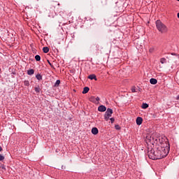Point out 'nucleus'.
<instances>
[{
	"label": "nucleus",
	"mask_w": 179,
	"mask_h": 179,
	"mask_svg": "<svg viewBox=\"0 0 179 179\" xmlns=\"http://www.w3.org/2000/svg\"><path fill=\"white\" fill-rule=\"evenodd\" d=\"M156 24V27L157 29V30L160 32V33H167L168 31V29L167 27L166 26V24H164L163 22H162V21L160 20H157L155 22Z\"/></svg>",
	"instance_id": "1"
},
{
	"label": "nucleus",
	"mask_w": 179,
	"mask_h": 179,
	"mask_svg": "<svg viewBox=\"0 0 179 179\" xmlns=\"http://www.w3.org/2000/svg\"><path fill=\"white\" fill-rule=\"evenodd\" d=\"M169 153H170V146H166V148H162L161 152V157H166Z\"/></svg>",
	"instance_id": "2"
},
{
	"label": "nucleus",
	"mask_w": 179,
	"mask_h": 179,
	"mask_svg": "<svg viewBox=\"0 0 179 179\" xmlns=\"http://www.w3.org/2000/svg\"><path fill=\"white\" fill-rule=\"evenodd\" d=\"M112 115H113V109L108 108L104 115L105 121H108V120H110V117H111Z\"/></svg>",
	"instance_id": "3"
},
{
	"label": "nucleus",
	"mask_w": 179,
	"mask_h": 179,
	"mask_svg": "<svg viewBox=\"0 0 179 179\" xmlns=\"http://www.w3.org/2000/svg\"><path fill=\"white\" fill-rule=\"evenodd\" d=\"M164 141L166 143H167V138L166 137H162V138H158L157 137V138H155V145H163V142H164Z\"/></svg>",
	"instance_id": "4"
},
{
	"label": "nucleus",
	"mask_w": 179,
	"mask_h": 179,
	"mask_svg": "<svg viewBox=\"0 0 179 179\" xmlns=\"http://www.w3.org/2000/svg\"><path fill=\"white\" fill-rule=\"evenodd\" d=\"M106 110L107 108H106V106L103 105H101L98 107V111H99L100 113H104V111H106Z\"/></svg>",
	"instance_id": "5"
},
{
	"label": "nucleus",
	"mask_w": 179,
	"mask_h": 179,
	"mask_svg": "<svg viewBox=\"0 0 179 179\" xmlns=\"http://www.w3.org/2000/svg\"><path fill=\"white\" fill-rule=\"evenodd\" d=\"M136 122L137 125H142V122H143V119L141 117H138L136 118Z\"/></svg>",
	"instance_id": "6"
},
{
	"label": "nucleus",
	"mask_w": 179,
	"mask_h": 179,
	"mask_svg": "<svg viewBox=\"0 0 179 179\" xmlns=\"http://www.w3.org/2000/svg\"><path fill=\"white\" fill-rule=\"evenodd\" d=\"M92 134L93 135H97V134H99V129H97L96 127H93L92 129Z\"/></svg>",
	"instance_id": "7"
},
{
	"label": "nucleus",
	"mask_w": 179,
	"mask_h": 179,
	"mask_svg": "<svg viewBox=\"0 0 179 179\" xmlns=\"http://www.w3.org/2000/svg\"><path fill=\"white\" fill-rule=\"evenodd\" d=\"M88 79H90L91 80H93V79L97 80V77H96V75L94 74H91L88 76Z\"/></svg>",
	"instance_id": "8"
},
{
	"label": "nucleus",
	"mask_w": 179,
	"mask_h": 179,
	"mask_svg": "<svg viewBox=\"0 0 179 179\" xmlns=\"http://www.w3.org/2000/svg\"><path fill=\"white\" fill-rule=\"evenodd\" d=\"M89 90H90V88H89V87H85L83 88V94H86V93H88L89 92Z\"/></svg>",
	"instance_id": "9"
},
{
	"label": "nucleus",
	"mask_w": 179,
	"mask_h": 179,
	"mask_svg": "<svg viewBox=\"0 0 179 179\" xmlns=\"http://www.w3.org/2000/svg\"><path fill=\"white\" fill-rule=\"evenodd\" d=\"M27 75H29V76H31V75H34V69H31L30 70H28Z\"/></svg>",
	"instance_id": "10"
},
{
	"label": "nucleus",
	"mask_w": 179,
	"mask_h": 179,
	"mask_svg": "<svg viewBox=\"0 0 179 179\" xmlns=\"http://www.w3.org/2000/svg\"><path fill=\"white\" fill-rule=\"evenodd\" d=\"M150 83H151V85H156L157 83V80L155 78H151L150 80Z\"/></svg>",
	"instance_id": "11"
},
{
	"label": "nucleus",
	"mask_w": 179,
	"mask_h": 179,
	"mask_svg": "<svg viewBox=\"0 0 179 179\" xmlns=\"http://www.w3.org/2000/svg\"><path fill=\"white\" fill-rule=\"evenodd\" d=\"M36 78L38 80H43V76H41V74H37L36 76Z\"/></svg>",
	"instance_id": "12"
},
{
	"label": "nucleus",
	"mask_w": 179,
	"mask_h": 179,
	"mask_svg": "<svg viewBox=\"0 0 179 179\" xmlns=\"http://www.w3.org/2000/svg\"><path fill=\"white\" fill-rule=\"evenodd\" d=\"M43 52H45V54H47V52H48V51H50V48H48V47H43Z\"/></svg>",
	"instance_id": "13"
},
{
	"label": "nucleus",
	"mask_w": 179,
	"mask_h": 179,
	"mask_svg": "<svg viewBox=\"0 0 179 179\" xmlns=\"http://www.w3.org/2000/svg\"><path fill=\"white\" fill-rule=\"evenodd\" d=\"M90 101H92V103H96V97H94V96H91L90 98Z\"/></svg>",
	"instance_id": "14"
},
{
	"label": "nucleus",
	"mask_w": 179,
	"mask_h": 179,
	"mask_svg": "<svg viewBox=\"0 0 179 179\" xmlns=\"http://www.w3.org/2000/svg\"><path fill=\"white\" fill-rule=\"evenodd\" d=\"M35 59H36V61H41V57H40V55H36V56H35Z\"/></svg>",
	"instance_id": "15"
},
{
	"label": "nucleus",
	"mask_w": 179,
	"mask_h": 179,
	"mask_svg": "<svg viewBox=\"0 0 179 179\" xmlns=\"http://www.w3.org/2000/svg\"><path fill=\"white\" fill-rule=\"evenodd\" d=\"M41 90L40 89V86H37V87H35V92L36 93H40Z\"/></svg>",
	"instance_id": "16"
},
{
	"label": "nucleus",
	"mask_w": 179,
	"mask_h": 179,
	"mask_svg": "<svg viewBox=\"0 0 179 179\" xmlns=\"http://www.w3.org/2000/svg\"><path fill=\"white\" fill-rule=\"evenodd\" d=\"M149 107V105L148 103H143L142 104V108H143L144 110L148 108Z\"/></svg>",
	"instance_id": "17"
},
{
	"label": "nucleus",
	"mask_w": 179,
	"mask_h": 179,
	"mask_svg": "<svg viewBox=\"0 0 179 179\" xmlns=\"http://www.w3.org/2000/svg\"><path fill=\"white\" fill-rule=\"evenodd\" d=\"M60 83H61V80H56V82L55 83V86L57 87L59 86Z\"/></svg>",
	"instance_id": "18"
},
{
	"label": "nucleus",
	"mask_w": 179,
	"mask_h": 179,
	"mask_svg": "<svg viewBox=\"0 0 179 179\" xmlns=\"http://www.w3.org/2000/svg\"><path fill=\"white\" fill-rule=\"evenodd\" d=\"M160 62H161V64H166V58H164V57L161 58Z\"/></svg>",
	"instance_id": "19"
},
{
	"label": "nucleus",
	"mask_w": 179,
	"mask_h": 179,
	"mask_svg": "<svg viewBox=\"0 0 179 179\" xmlns=\"http://www.w3.org/2000/svg\"><path fill=\"white\" fill-rule=\"evenodd\" d=\"M24 86H30V83L29 82V80H24Z\"/></svg>",
	"instance_id": "20"
},
{
	"label": "nucleus",
	"mask_w": 179,
	"mask_h": 179,
	"mask_svg": "<svg viewBox=\"0 0 179 179\" xmlns=\"http://www.w3.org/2000/svg\"><path fill=\"white\" fill-rule=\"evenodd\" d=\"M151 138L152 139V143H155V141L157 139V137H155V136H151Z\"/></svg>",
	"instance_id": "21"
},
{
	"label": "nucleus",
	"mask_w": 179,
	"mask_h": 179,
	"mask_svg": "<svg viewBox=\"0 0 179 179\" xmlns=\"http://www.w3.org/2000/svg\"><path fill=\"white\" fill-rule=\"evenodd\" d=\"M115 129H117V130L121 129V127H120L118 124H115Z\"/></svg>",
	"instance_id": "22"
},
{
	"label": "nucleus",
	"mask_w": 179,
	"mask_h": 179,
	"mask_svg": "<svg viewBox=\"0 0 179 179\" xmlns=\"http://www.w3.org/2000/svg\"><path fill=\"white\" fill-rule=\"evenodd\" d=\"M152 160H160V159H162V157H154V158H150Z\"/></svg>",
	"instance_id": "23"
},
{
	"label": "nucleus",
	"mask_w": 179,
	"mask_h": 179,
	"mask_svg": "<svg viewBox=\"0 0 179 179\" xmlns=\"http://www.w3.org/2000/svg\"><path fill=\"white\" fill-rule=\"evenodd\" d=\"M131 92H132V93L136 92V90L135 89V87L131 88Z\"/></svg>",
	"instance_id": "24"
},
{
	"label": "nucleus",
	"mask_w": 179,
	"mask_h": 179,
	"mask_svg": "<svg viewBox=\"0 0 179 179\" xmlns=\"http://www.w3.org/2000/svg\"><path fill=\"white\" fill-rule=\"evenodd\" d=\"M1 169H2L3 170H6V167L5 166V165H1Z\"/></svg>",
	"instance_id": "25"
},
{
	"label": "nucleus",
	"mask_w": 179,
	"mask_h": 179,
	"mask_svg": "<svg viewBox=\"0 0 179 179\" xmlns=\"http://www.w3.org/2000/svg\"><path fill=\"white\" fill-rule=\"evenodd\" d=\"M96 101H100V97L97 96L96 98H95V102Z\"/></svg>",
	"instance_id": "26"
},
{
	"label": "nucleus",
	"mask_w": 179,
	"mask_h": 179,
	"mask_svg": "<svg viewBox=\"0 0 179 179\" xmlns=\"http://www.w3.org/2000/svg\"><path fill=\"white\" fill-rule=\"evenodd\" d=\"M110 122H111V124H113V122H114V121H115V120L114 119V117H111L110 119Z\"/></svg>",
	"instance_id": "27"
},
{
	"label": "nucleus",
	"mask_w": 179,
	"mask_h": 179,
	"mask_svg": "<svg viewBox=\"0 0 179 179\" xmlns=\"http://www.w3.org/2000/svg\"><path fill=\"white\" fill-rule=\"evenodd\" d=\"M150 142L153 145V138H152V136L150 137Z\"/></svg>",
	"instance_id": "28"
},
{
	"label": "nucleus",
	"mask_w": 179,
	"mask_h": 179,
	"mask_svg": "<svg viewBox=\"0 0 179 179\" xmlns=\"http://www.w3.org/2000/svg\"><path fill=\"white\" fill-rule=\"evenodd\" d=\"M4 159H5V157H0V162H3Z\"/></svg>",
	"instance_id": "29"
},
{
	"label": "nucleus",
	"mask_w": 179,
	"mask_h": 179,
	"mask_svg": "<svg viewBox=\"0 0 179 179\" xmlns=\"http://www.w3.org/2000/svg\"><path fill=\"white\" fill-rule=\"evenodd\" d=\"M176 100H179V94L177 96Z\"/></svg>",
	"instance_id": "30"
},
{
	"label": "nucleus",
	"mask_w": 179,
	"mask_h": 179,
	"mask_svg": "<svg viewBox=\"0 0 179 179\" xmlns=\"http://www.w3.org/2000/svg\"><path fill=\"white\" fill-rule=\"evenodd\" d=\"M171 55H177V54L173 52V53H171Z\"/></svg>",
	"instance_id": "31"
},
{
	"label": "nucleus",
	"mask_w": 179,
	"mask_h": 179,
	"mask_svg": "<svg viewBox=\"0 0 179 179\" xmlns=\"http://www.w3.org/2000/svg\"><path fill=\"white\" fill-rule=\"evenodd\" d=\"M48 64L49 65H50V66H52L51 62H50V61H48Z\"/></svg>",
	"instance_id": "32"
},
{
	"label": "nucleus",
	"mask_w": 179,
	"mask_h": 179,
	"mask_svg": "<svg viewBox=\"0 0 179 179\" xmlns=\"http://www.w3.org/2000/svg\"><path fill=\"white\" fill-rule=\"evenodd\" d=\"M0 152H2V147L0 146Z\"/></svg>",
	"instance_id": "33"
},
{
	"label": "nucleus",
	"mask_w": 179,
	"mask_h": 179,
	"mask_svg": "<svg viewBox=\"0 0 179 179\" xmlns=\"http://www.w3.org/2000/svg\"><path fill=\"white\" fill-rule=\"evenodd\" d=\"M0 157H3V156H2V155H0Z\"/></svg>",
	"instance_id": "34"
},
{
	"label": "nucleus",
	"mask_w": 179,
	"mask_h": 179,
	"mask_svg": "<svg viewBox=\"0 0 179 179\" xmlns=\"http://www.w3.org/2000/svg\"><path fill=\"white\" fill-rule=\"evenodd\" d=\"M178 19H179V13H178Z\"/></svg>",
	"instance_id": "35"
},
{
	"label": "nucleus",
	"mask_w": 179,
	"mask_h": 179,
	"mask_svg": "<svg viewBox=\"0 0 179 179\" xmlns=\"http://www.w3.org/2000/svg\"><path fill=\"white\" fill-rule=\"evenodd\" d=\"M96 159H98V160H100V158L97 157Z\"/></svg>",
	"instance_id": "36"
},
{
	"label": "nucleus",
	"mask_w": 179,
	"mask_h": 179,
	"mask_svg": "<svg viewBox=\"0 0 179 179\" xmlns=\"http://www.w3.org/2000/svg\"><path fill=\"white\" fill-rule=\"evenodd\" d=\"M177 1H178V2H179V0H177Z\"/></svg>",
	"instance_id": "37"
}]
</instances>
